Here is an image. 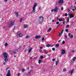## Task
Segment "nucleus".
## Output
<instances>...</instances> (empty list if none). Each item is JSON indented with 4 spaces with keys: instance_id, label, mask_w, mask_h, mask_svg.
<instances>
[{
    "instance_id": "f257e3e1",
    "label": "nucleus",
    "mask_w": 76,
    "mask_h": 76,
    "mask_svg": "<svg viewBox=\"0 0 76 76\" xmlns=\"http://www.w3.org/2000/svg\"><path fill=\"white\" fill-rule=\"evenodd\" d=\"M38 20L39 21V23H42L43 21H44V17L41 16L39 17Z\"/></svg>"
},
{
    "instance_id": "f03ea898",
    "label": "nucleus",
    "mask_w": 76,
    "mask_h": 76,
    "mask_svg": "<svg viewBox=\"0 0 76 76\" xmlns=\"http://www.w3.org/2000/svg\"><path fill=\"white\" fill-rule=\"evenodd\" d=\"M3 56H4V58H7L8 57V54L6 52H4L3 53Z\"/></svg>"
},
{
    "instance_id": "7ed1b4c3",
    "label": "nucleus",
    "mask_w": 76,
    "mask_h": 76,
    "mask_svg": "<svg viewBox=\"0 0 76 76\" xmlns=\"http://www.w3.org/2000/svg\"><path fill=\"white\" fill-rule=\"evenodd\" d=\"M14 24H15V21H11V24H10V25L9 26V28H10V27H12V26H13Z\"/></svg>"
},
{
    "instance_id": "20e7f679",
    "label": "nucleus",
    "mask_w": 76,
    "mask_h": 76,
    "mask_svg": "<svg viewBox=\"0 0 76 76\" xmlns=\"http://www.w3.org/2000/svg\"><path fill=\"white\" fill-rule=\"evenodd\" d=\"M62 3H63V0H60L58 1V2H56V4H58Z\"/></svg>"
},
{
    "instance_id": "39448f33",
    "label": "nucleus",
    "mask_w": 76,
    "mask_h": 76,
    "mask_svg": "<svg viewBox=\"0 0 76 76\" xmlns=\"http://www.w3.org/2000/svg\"><path fill=\"white\" fill-rule=\"evenodd\" d=\"M58 11V7H56L54 9V12H57Z\"/></svg>"
},
{
    "instance_id": "423d86ee",
    "label": "nucleus",
    "mask_w": 76,
    "mask_h": 76,
    "mask_svg": "<svg viewBox=\"0 0 76 76\" xmlns=\"http://www.w3.org/2000/svg\"><path fill=\"white\" fill-rule=\"evenodd\" d=\"M17 35H18L20 37H22V36L21 35V33L20 32H18L17 33Z\"/></svg>"
},
{
    "instance_id": "0eeeda50",
    "label": "nucleus",
    "mask_w": 76,
    "mask_h": 76,
    "mask_svg": "<svg viewBox=\"0 0 76 76\" xmlns=\"http://www.w3.org/2000/svg\"><path fill=\"white\" fill-rule=\"evenodd\" d=\"M41 38V36H37L35 37V38L36 39H39V38Z\"/></svg>"
},
{
    "instance_id": "6e6552de",
    "label": "nucleus",
    "mask_w": 76,
    "mask_h": 76,
    "mask_svg": "<svg viewBox=\"0 0 76 76\" xmlns=\"http://www.w3.org/2000/svg\"><path fill=\"white\" fill-rule=\"evenodd\" d=\"M15 14L16 15V16H17V17H18V16H19V14L18 13V12H15Z\"/></svg>"
},
{
    "instance_id": "1a4fd4ad",
    "label": "nucleus",
    "mask_w": 76,
    "mask_h": 76,
    "mask_svg": "<svg viewBox=\"0 0 76 76\" xmlns=\"http://www.w3.org/2000/svg\"><path fill=\"white\" fill-rule=\"evenodd\" d=\"M69 16L71 17V18H73L74 16L72 14H70L69 15Z\"/></svg>"
},
{
    "instance_id": "9d476101",
    "label": "nucleus",
    "mask_w": 76,
    "mask_h": 76,
    "mask_svg": "<svg viewBox=\"0 0 76 76\" xmlns=\"http://www.w3.org/2000/svg\"><path fill=\"white\" fill-rule=\"evenodd\" d=\"M32 50V48H30L28 50V53H31V50Z\"/></svg>"
},
{
    "instance_id": "9b49d317",
    "label": "nucleus",
    "mask_w": 76,
    "mask_h": 76,
    "mask_svg": "<svg viewBox=\"0 0 76 76\" xmlns=\"http://www.w3.org/2000/svg\"><path fill=\"white\" fill-rule=\"evenodd\" d=\"M62 52H61V53L63 54H64V53H66L65 50H62Z\"/></svg>"
},
{
    "instance_id": "f8f14e48",
    "label": "nucleus",
    "mask_w": 76,
    "mask_h": 76,
    "mask_svg": "<svg viewBox=\"0 0 76 76\" xmlns=\"http://www.w3.org/2000/svg\"><path fill=\"white\" fill-rule=\"evenodd\" d=\"M37 3H35L34 4V6H33V8H35V7L36 6H37Z\"/></svg>"
},
{
    "instance_id": "ddd939ff",
    "label": "nucleus",
    "mask_w": 76,
    "mask_h": 76,
    "mask_svg": "<svg viewBox=\"0 0 76 76\" xmlns=\"http://www.w3.org/2000/svg\"><path fill=\"white\" fill-rule=\"evenodd\" d=\"M17 50H15L13 51V53H14V54H16V53H17Z\"/></svg>"
},
{
    "instance_id": "4468645a",
    "label": "nucleus",
    "mask_w": 76,
    "mask_h": 76,
    "mask_svg": "<svg viewBox=\"0 0 76 76\" xmlns=\"http://www.w3.org/2000/svg\"><path fill=\"white\" fill-rule=\"evenodd\" d=\"M35 8H33L32 12H33V13H35Z\"/></svg>"
},
{
    "instance_id": "2eb2a0df",
    "label": "nucleus",
    "mask_w": 76,
    "mask_h": 76,
    "mask_svg": "<svg viewBox=\"0 0 76 76\" xmlns=\"http://www.w3.org/2000/svg\"><path fill=\"white\" fill-rule=\"evenodd\" d=\"M4 61H5V62H7V61H8V59L7 58H5Z\"/></svg>"
},
{
    "instance_id": "dca6fc26",
    "label": "nucleus",
    "mask_w": 76,
    "mask_h": 76,
    "mask_svg": "<svg viewBox=\"0 0 76 76\" xmlns=\"http://www.w3.org/2000/svg\"><path fill=\"white\" fill-rule=\"evenodd\" d=\"M24 27L25 28H28V26L27 25H24Z\"/></svg>"
},
{
    "instance_id": "f3484780",
    "label": "nucleus",
    "mask_w": 76,
    "mask_h": 76,
    "mask_svg": "<svg viewBox=\"0 0 76 76\" xmlns=\"http://www.w3.org/2000/svg\"><path fill=\"white\" fill-rule=\"evenodd\" d=\"M55 46L56 47H59V44H57Z\"/></svg>"
},
{
    "instance_id": "a211bd4d",
    "label": "nucleus",
    "mask_w": 76,
    "mask_h": 76,
    "mask_svg": "<svg viewBox=\"0 0 76 76\" xmlns=\"http://www.w3.org/2000/svg\"><path fill=\"white\" fill-rule=\"evenodd\" d=\"M7 45H8V44H7V42H6L4 45V46H5V47H6L7 46Z\"/></svg>"
},
{
    "instance_id": "6ab92c4d",
    "label": "nucleus",
    "mask_w": 76,
    "mask_h": 76,
    "mask_svg": "<svg viewBox=\"0 0 76 76\" xmlns=\"http://www.w3.org/2000/svg\"><path fill=\"white\" fill-rule=\"evenodd\" d=\"M76 59V57H74L72 59L74 61H75V60Z\"/></svg>"
},
{
    "instance_id": "aec40b11",
    "label": "nucleus",
    "mask_w": 76,
    "mask_h": 76,
    "mask_svg": "<svg viewBox=\"0 0 76 76\" xmlns=\"http://www.w3.org/2000/svg\"><path fill=\"white\" fill-rule=\"evenodd\" d=\"M61 21H64V20H63V19H59V21L61 22Z\"/></svg>"
},
{
    "instance_id": "412c9836",
    "label": "nucleus",
    "mask_w": 76,
    "mask_h": 76,
    "mask_svg": "<svg viewBox=\"0 0 76 76\" xmlns=\"http://www.w3.org/2000/svg\"><path fill=\"white\" fill-rule=\"evenodd\" d=\"M50 44H49L48 45H46V47H50Z\"/></svg>"
},
{
    "instance_id": "4be33fe9",
    "label": "nucleus",
    "mask_w": 76,
    "mask_h": 76,
    "mask_svg": "<svg viewBox=\"0 0 76 76\" xmlns=\"http://www.w3.org/2000/svg\"><path fill=\"white\" fill-rule=\"evenodd\" d=\"M8 74H10V71L9 70L8 71Z\"/></svg>"
},
{
    "instance_id": "5701e85b",
    "label": "nucleus",
    "mask_w": 76,
    "mask_h": 76,
    "mask_svg": "<svg viewBox=\"0 0 76 76\" xmlns=\"http://www.w3.org/2000/svg\"><path fill=\"white\" fill-rule=\"evenodd\" d=\"M59 63V61H56V64L57 66V65L58 63Z\"/></svg>"
},
{
    "instance_id": "b1692460",
    "label": "nucleus",
    "mask_w": 76,
    "mask_h": 76,
    "mask_svg": "<svg viewBox=\"0 0 76 76\" xmlns=\"http://www.w3.org/2000/svg\"><path fill=\"white\" fill-rule=\"evenodd\" d=\"M31 71H30L29 72V73H28L27 76H30V75H30V73H31Z\"/></svg>"
},
{
    "instance_id": "393cba45",
    "label": "nucleus",
    "mask_w": 76,
    "mask_h": 76,
    "mask_svg": "<svg viewBox=\"0 0 76 76\" xmlns=\"http://www.w3.org/2000/svg\"><path fill=\"white\" fill-rule=\"evenodd\" d=\"M11 75L10 74H7L6 76H10Z\"/></svg>"
},
{
    "instance_id": "a878e982",
    "label": "nucleus",
    "mask_w": 76,
    "mask_h": 76,
    "mask_svg": "<svg viewBox=\"0 0 76 76\" xmlns=\"http://www.w3.org/2000/svg\"><path fill=\"white\" fill-rule=\"evenodd\" d=\"M41 7L40 6L39 8V10H41Z\"/></svg>"
},
{
    "instance_id": "bb28decb",
    "label": "nucleus",
    "mask_w": 76,
    "mask_h": 76,
    "mask_svg": "<svg viewBox=\"0 0 76 76\" xmlns=\"http://www.w3.org/2000/svg\"><path fill=\"white\" fill-rule=\"evenodd\" d=\"M54 11V9H52L51 10V12H53Z\"/></svg>"
},
{
    "instance_id": "cd10ccee",
    "label": "nucleus",
    "mask_w": 76,
    "mask_h": 76,
    "mask_svg": "<svg viewBox=\"0 0 76 76\" xmlns=\"http://www.w3.org/2000/svg\"><path fill=\"white\" fill-rule=\"evenodd\" d=\"M70 37L71 38H73V35H71L70 36Z\"/></svg>"
},
{
    "instance_id": "c85d7f7f",
    "label": "nucleus",
    "mask_w": 76,
    "mask_h": 76,
    "mask_svg": "<svg viewBox=\"0 0 76 76\" xmlns=\"http://www.w3.org/2000/svg\"><path fill=\"white\" fill-rule=\"evenodd\" d=\"M41 60H39L38 61V63H39V64H40V63H41Z\"/></svg>"
},
{
    "instance_id": "c756f323",
    "label": "nucleus",
    "mask_w": 76,
    "mask_h": 76,
    "mask_svg": "<svg viewBox=\"0 0 76 76\" xmlns=\"http://www.w3.org/2000/svg\"><path fill=\"white\" fill-rule=\"evenodd\" d=\"M29 38V36L27 35L26 37V38Z\"/></svg>"
},
{
    "instance_id": "7c9ffc66",
    "label": "nucleus",
    "mask_w": 76,
    "mask_h": 76,
    "mask_svg": "<svg viewBox=\"0 0 76 76\" xmlns=\"http://www.w3.org/2000/svg\"><path fill=\"white\" fill-rule=\"evenodd\" d=\"M22 46H20L19 48H18V50H20L21 49H22Z\"/></svg>"
},
{
    "instance_id": "2f4dec72",
    "label": "nucleus",
    "mask_w": 76,
    "mask_h": 76,
    "mask_svg": "<svg viewBox=\"0 0 76 76\" xmlns=\"http://www.w3.org/2000/svg\"><path fill=\"white\" fill-rule=\"evenodd\" d=\"M48 31H51V28H49V29H48Z\"/></svg>"
},
{
    "instance_id": "473e14b6",
    "label": "nucleus",
    "mask_w": 76,
    "mask_h": 76,
    "mask_svg": "<svg viewBox=\"0 0 76 76\" xmlns=\"http://www.w3.org/2000/svg\"><path fill=\"white\" fill-rule=\"evenodd\" d=\"M73 69L72 70V71H71V75H72V73H73Z\"/></svg>"
},
{
    "instance_id": "72a5a7b5",
    "label": "nucleus",
    "mask_w": 76,
    "mask_h": 76,
    "mask_svg": "<svg viewBox=\"0 0 76 76\" xmlns=\"http://www.w3.org/2000/svg\"><path fill=\"white\" fill-rule=\"evenodd\" d=\"M65 44V42L64 41H63L62 43V44Z\"/></svg>"
},
{
    "instance_id": "f704fd0d",
    "label": "nucleus",
    "mask_w": 76,
    "mask_h": 76,
    "mask_svg": "<svg viewBox=\"0 0 76 76\" xmlns=\"http://www.w3.org/2000/svg\"><path fill=\"white\" fill-rule=\"evenodd\" d=\"M61 36V33H60L59 34V37H60Z\"/></svg>"
},
{
    "instance_id": "c9c22d12",
    "label": "nucleus",
    "mask_w": 76,
    "mask_h": 76,
    "mask_svg": "<svg viewBox=\"0 0 76 76\" xmlns=\"http://www.w3.org/2000/svg\"><path fill=\"white\" fill-rule=\"evenodd\" d=\"M63 31H64V30L63 29L61 31V34H63Z\"/></svg>"
},
{
    "instance_id": "e433bc0d",
    "label": "nucleus",
    "mask_w": 76,
    "mask_h": 76,
    "mask_svg": "<svg viewBox=\"0 0 76 76\" xmlns=\"http://www.w3.org/2000/svg\"><path fill=\"white\" fill-rule=\"evenodd\" d=\"M40 58V59H42L43 58V56H41Z\"/></svg>"
},
{
    "instance_id": "4c0bfd02",
    "label": "nucleus",
    "mask_w": 76,
    "mask_h": 76,
    "mask_svg": "<svg viewBox=\"0 0 76 76\" xmlns=\"http://www.w3.org/2000/svg\"><path fill=\"white\" fill-rule=\"evenodd\" d=\"M66 22V21H64V20L63 21V24L64 25H65V23Z\"/></svg>"
},
{
    "instance_id": "58836bf2",
    "label": "nucleus",
    "mask_w": 76,
    "mask_h": 76,
    "mask_svg": "<svg viewBox=\"0 0 76 76\" xmlns=\"http://www.w3.org/2000/svg\"><path fill=\"white\" fill-rule=\"evenodd\" d=\"M65 16H67V13H65Z\"/></svg>"
},
{
    "instance_id": "ea45409f",
    "label": "nucleus",
    "mask_w": 76,
    "mask_h": 76,
    "mask_svg": "<svg viewBox=\"0 0 76 76\" xmlns=\"http://www.w3.org/2000/svg\"><path fill=\"white\" fill-rule=\"evenodd\" d=\"M56 24H57V25H58V24H59V22L58 21L56 23Z\"/></svg>"
},
{
    "instance_id": "a19ab883",
    "label": "nucleus",
    "mask_w": 76,
    "mask_h": 76,
    "mask_svg": "<svg viewBox=\"0 0 76 76\" xmlns=\"http://www.w3.org/2000/svg\"><path fill=\"white\" fill-rule=\"evenodd\" d=\"M66 69H63V71L64 72H66Z\"/></svg>"
},
{
    "instance_id": "79ce46f5",
    "label": "nucleus",
    "mask_w": 76,
    "mask_h": 76,
    "mask_svg": "<svg viewBox=\"0 0 76 76\" xmlns=\"http://www.w3.org/2000/svg\"><path fill=\"white\" fill-rule=\"evenodd\" d=\"M68 12H70V10L68 9Z\"/></svg>"
},
{
    "instance_id": "37998d69",
    "label": "nucleus",
    "mask_w": 76,
    "mask_h": 76,
    "mask_svg": "<svg viewBox=\"0 0 76 76\" xmlns=\"http://www.w3.org/2000/svg\"><path fill=\"white\" fill-rule=\"evenodd\" d=\"M25 71V69H23L22 70V72H24Z\"/></svg>"
},
{
    "instance_id": "c03bdc74",
    "label": "nucleus",
    "mask_w": 76,
    "mask_h": 76,
    "mask_svg": "<svg viewBox=\"0 0 76 76\" xmlns=\"http://www.w3.org/2000/svg\"><path fill=\"white\" fill-rule=\"evenodd\" d=\"M52 49L53 51H55V48H52Z\"/></svg>"
},
{
    "instance_id": "a18cd8bd",
    "label": "nucleus",
    "mask_w": 76,
    "mask_h": 76,
    "mask_svg": "<svg viewBox=\"0 0 76 76\" xmlns=\"http://www.w3.org/2000/svg\"><path fill=\"white\" fill-rule=\"evenodd\" d=\"M70 35H71V34L69 33H68V36L69 37H70Z\"/></svg>"
},
{
    "instance_id": "49530a36",
    "label": "nucleus",
    "mask_w": 76,
    "mask_h": 76,
    "mask_svg": "<svg viewBox=\"0 0 76 76\" xmlns=\"http://www.w3.org/2000/svg\"><path fill=\"white\" fill-rule=\"evenodd\" d=\"M66 32H68V29H66L65 30Z\"/></svg>"
},
{
    "instance_id": "de8ad7c7",
    "label": "nucleus",
    "mask_w": 76,
    "mask_h": 76,
    "mask_svg": "<svg viewBox=\"0 0 76 76\" xmlns=\"http://www.w3.org/2000/svg\"><path fill=\"white\" fill-rule=\"evenodd\" d=\"M55 59L54 58H53L52 59V61H54L55 60Z\"/></svg>"
},
{
    "instance_id": "09e8293b",
    "label": "nucleus",
    "mask_w": 76,
    "mask_h": 76,
    "mask_svg": "<svg viewBox=\"0 0 76 76\" xmlns=\"http://www.w3.org/2000/svg\"><path fill=\"white\" fill-rule=\"evenodd\" d=\"M50 47H53V45H50Z\"/></svg>"
},
{
    "instance_id": "8fccbe9b",
    "label": "nucleus",
    "mask_w": 76,
    "mask_h": 76,
    "mask_svg": "<svg viewBox=\"0 0 76 76\" xmlns=\"http://www.w3.org/2000/svg\"><path fill=\"white\" fill-rule=\"evenodd\" d=\"M44 37H43L42 39V41H44Z\"/></svg>"
},
{
    "instance_id": "3c124183",
    "label": "nucleus",
    "mask_w": 76,
    "mask_h": 76,
    "mask_svg": "<svg viewBox=\"0 0 76 76\" xmlns=\"http://www.w3.org/2000/svg\"><path fill=\"white\" fill-rule=\"evenodd\" d=\"M22 18H21L20 19V22H22Z\"/></svg>"
},
{
    "instance_id": "603ef678",
    "label": "nucleus",
    "mask_w": 76,
    "mask_h": 76,
    "mask_svg": "<svg viewBox=\"0 0 76 76\" xmlns=\"http://www.w3.org/2000/svg\"><path fill=\"white\" fill-rule=\"evenodd\" d=\"M69 25H67L66 26V28H69Z\"/></svg>"
},
{
    "instance_id": "864d4df0",
    "label": "nucleus",
    "mask_w": 76,
    "mask_h": 76,
    "mask_svg": "<svg viewBox=\"0 0 76 76\" xmlns=\"http://www.w3.org/2000/svg\"><path fill=\"white\" fill-rule=\"evenodd\" d=\"M6 62H4L3 63V64L4 65H5V64H6Z\"/></svg>"
},
{
    "instance_id": "5fc2aeb1",
    "label": "nucleus",
    "mask_w": 76,
    "mask_h": 76,
    "mask_svg": "<svg viewBox=\"0 0 76 76\" xmlns=\"http://www.w3.org/2000/svg\"><path fill=\"white\" fill-rule=\"evenodd\" d=\"M63 10V7H61V10Z\"/></svg>"
},
{
    "instance_id": "6e6d98bb",
    "label": "nucleus",
    "mask_w": 76,
    "mask_h": 76,
    "mask_svg": "<svg viewBox=\"0 0 76 76\" xmlns=\"http://www.w3.org/2000/svg\"><path fill=\"white\" fill-rule=\"evenodd\" d=\"M71 64H73V62L72 61H71Z\"/></svg>"
},
{
    "instance_id": "4d7b16f0",
    "label": "nucleus",
    "mask_w": 76,
    "mask_h": 76,
    "mask_svg": "<svg viewBox=\"0 0 76 76\" xmlns=\"http://www.w3.org/2000/svg\"><path fill=\"white\" fill-rule=\"evenodd\" d=\"M48 53L47 52H45V54H48Z\"/></svg>"
},
{
    "instance_id": "13d9d810",
    "label": "nucleus",
    "mask_w": 76,
    "mask_h": 76,
    "mask_svg": "<svg viewBox=\"0 0 76 76\" xmlns=\"http://www.w3.org/2000/svg\"><path fill=\"white\" fill-rule=\"evenodd\" d=\"M15 29V26H14L13 29L12 30V31H13V30H14V29Z\"/></svg>"
},
{
    "instance_id": "bf43d9fd",
    "label": "nucleus",
    "mask_w": 76,
    "mask_h": 76,
    "mask_svg": "<svg viewBox=\"0 0 76 76\" xmlns=\"http://www.w3.org/2000/svg\"><path fill=\"white\" fill-rule=\"evenodd\" d=\"M20 73H18V76H19V75H20Z\"/></svg>"
},
{
    "instance_id": "052dcab7",
    "label": "nucleus",
    "mask_w": 76,
    "mask_h": 76,
    "mask_svg": "<svg viewBox=\"0 0 76 76\" xmlns=\"http://www.w3.org/2000/svg\"><path fill=\"white\" fill-rule=\"evenodd\" d=\"M72 53H75V51L74 50H72Z\"/></svg>"
},
{
    "instance_id": "680f3d73",
    "label": "nucleus",
    "mask_w": 76,
    "mask_h": 76,
    "mask_svg": "<svg viewBox=\"0 0 76 76\" xmlns=\"http://www.w3.org/2000/svg\"><path fill=\"white\" fill-rule=\"evenodd\" d=\"M9 68V67H7L6 69V71H7V69H8Z\"/></svg>"
},
{
    "instance_id": "e2e57ef3",
    "label": "nucleus",
    "mask_w": 76,
    "mask_h": 76,
    "mask_svg": "<svg viewBox=\"0 0 76 76\" xmlns=\"http://www.w3.org/2000/svg\"><path fill=\"white\" fill-rule=\"evenodd\" d=\"M39 52H40H40H42V50H39Z\"/></svg>"
},
{
    "instance_id": "0e129e2a",
    "label": "nucleus",
    "mask_w": 76,
    "mask_h": 76,
    "mask_svg": "<svg viewBox=\"0 0 76 76\" xmlns=\"http://www.w3.org/2000/svg\"><path fill=\"white\" fill-rule=\"evenodd\" d=\"M4 1L5 2H7V0H4Z\"/></svg>"
},
{
    "instance_id": "69168bd1",
    "label": "nucleus",
    "mask_w": 76,
    "mask_h": 76,
    "mask_svg": "<svg viewBox=\"0 0 76 76\" xmlns=\"http://www.w3.org/2000/svg\"><path fill=\"white\" fill-rule=\"evenodd\" d=\"M72 10V11H75V10L74 9H73Z\"/></svg>"
},
{
    "instance_id": "338daca9",
    "label": "nucleus",
    "mask_w": 76,
    "mask_h": 76,
    "mask_svg": "<svg viewBox=\"0 0 76 76\" xmlns=\"http://www.w3.org/2000/svg\"><path fill=\"white\" fill-rule=\"evenodd\" d=\"M42 47H40V49H42Z\"/></svg>"
},
{
    "instance_id": "774afa93",
    "label": "nucleus",
    "mask_w": 76,
    "mask_h": 76,
    "mask_svg": "<svg viewBox=\"0 0 76 76\" xmlns=\"http://www.w3.org/2000/svg\"><path fill=\"white\" fill-rule=\"evenodd\" d=\"M64 37H65V38H67V36L65 35V36H64Z\"/></svg>"
}]
</instances>
